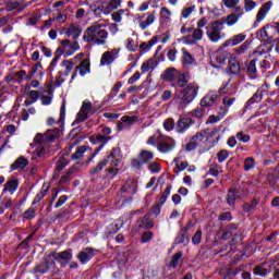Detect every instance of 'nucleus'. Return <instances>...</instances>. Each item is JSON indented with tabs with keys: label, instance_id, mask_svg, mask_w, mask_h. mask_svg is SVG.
Instances as JSON below:
<instances>
[{
	"label": "nucleus",
	"instance_id": "f257e3e1",
	"mask_svg": "<svg viewBox=\"0 0 279 279\" xmlns=\"http://www.w3.org/2000/svg\"><path fill=\"white\" fill-rule=\"evenodd\" d=\"M119 165H121V150L119 148H113L112 151L98 165L93 168L89 173L90 175H97V173L104 171V168L108 167L105 170V178L107 180H114L119 175Z\"/></svg>",
	"mask_w": 279,
	"mask_h": 279
},
{
	"label": "nucleus",
	"instance_id": "f03ea898",
	"mask_svg": "<svg viewBox=\"0 0 279 279\" xmlns=\"http://www.w3.org/2000/svg\"><path fill=\"white\" fill-rule=\"evenodd\" d=\"M108 36L110 34L104 28V24L95 22L85 29L83 40L88 45L104 46L108 43Z\"/></svg>",
	"mask_w": 279,
	"mask_h": 279
},
{
	"label": "nucleus",
	"instance_id": "7ed1b4c3",
	"mask_svg": "<svg viewBox=\"0 0 279 279\" xmlns=\"http://www.w3.org/2000/svg\"><path fill=\"white\" fill-rule=\"evenodd\" d=\"M62 134V130L60 129H52L48 130L45 134L38 133L34 137V143L37 145H41L36 148V155L38 158H45L47 156V148L45 147L48 143H53L56 138H60Z\"/></svg>",
	"mask_w": 279,
	"mask_h": 279
},
{
	"label": "nucleus",
	"instance_id": "20e7f679",
	"mask_svg": "<svg viewBox=\"0 0 279 279\" xmlns=\"http://www.w3.org/2000/svg\"><path fill=\"white\" fill-rule=\"evenodd\" d=\"M198 90L199 85H197V83H189L178 97V104H180V106H189V104L197 97Z\"/></svg>",
	"mask_w": 279,
	"mask_h": 279
},
{
	"label": "nucleus",
	"instance_id": "39448f33",
	"mask_svg": "<svg viewBox=\"0 0 279 279\" xmlns=\"http://www.w3.org/2000/svg\"><path fill=\"white\" fill-rule=\"evenodd\" d=\"M157 149L160 154H169L175 149V140L162 134L157 137Z\"/></svg>",
	"mask_w": 279,
	"mask_h": 279
},
{
	"label": "nucleus",
	"instance_id": "423d86ee",
	"mask_svg": "<svg viewBox=\"0 0 279 279\" xmlns=\"http://www.w3.org/2000/svg\"><path fill=\"white\" fill-rule=\"evenodd\" d=\"M149 160H154V153L149 150H142L137 158L132 159L131 167L141 171V169H143V165H147Z\"/></svg>",
	"mask_w": 279,
	"mask_h": 279
},
{
	"label": "nucleus",
	"instance_id": "0eeeda50",
	"mask_svg": "<svg viewBox=\"0 0 279 279\" xmlns=\"http://www.w3.org/2000/svg\"><path fill=\"white\" fill-rule=\"evenodd\" d=\"M137 23L142 32L156 23V11L147 12L137 16Z\"/></svg>",
	"mask_w": 279,
	"mask_h": 279
},
{
	"label": "nucleus",
	"instance_id": "6e6552de",
	"mask_svg": "<svg viewBox=\"0 0 279 279\" xmlns=\"http://www.w3.org/2000/svg\"><path fill=\"white\" fill-rule=\"evenodd\" d=\"M271 8H274L272 1H267L259 8V10L256 14V21L254 22V27H258V25H260V23H263V21H265V19L267 17V14H269V11L271 10Z\"/></svg>",
	"mask_w": 279,
	"mask_h": 279
},
{
	"label": "nucleus",
	"instance_id": "1a4fd4ad",
	"mask_svg": "<svg viewBox=\"0 0 279 279\" xmlns=\"http://www.w3.org/2000/svg\"><path fill=\"white\" fill-rule=\"evenodd\" d=\"M77 73L81 75V77H84V75H88V73H90V59H84L78 65L75 66L71 80H75V77H77Z\"/></svg>",
	"mask_w": 279,
	"mask_h": 279
},
{
	"label": "nucleus",
	"instance_id": "9d476101",
	"mask_svg": "<svg viewBox=\"0 0 279 279\" xmlns=\"http://www.w3.org/2000/svg\"><path fill=\"white\" fill-rule=\"evenodd\" d=\"M61 51L65 53V56H73L75 51H80V44L75 39L72 43L69 39L62 40Z\"/></svg>",
	"mask_w": 279,
	"mask_h": 279
},
{
	"label": "nucleus",
	"instance_id": "9b49d317",
	"mask_svg": "<svg viewBox=\"0 0 279 279\" xmlns=\"http://www.w3.org/2000/svg\"><path fill=\"white\" fill-rule=\"evenodd\" d=\"M223 29V21L217 20L211 24L210 40L218 43L221 39V31Z\"/></svg>",
	"mask_w": 279,
	"mask_h": 279
},
{
	"label": "nucleus",
	"instance_id": "f8f14e48",
	"mask_svg": "<svg viewBox=\"0 0 279 279\" xmlns=\"http://www.w3.org/2000/svg\"><path fill=\"white\" fill-rule=\"evenodd\" d=\"M117 56H119L117 49L105 51L100 58V66H110L117 60Z\"/></svg>",
	"mask_w": 279,
	"mask_h": 279
},
{
	"label": "nucleus",
	"instance_id": "ddd939ff",
	"mask_svg": "<svg viewBox=\"0 0 279 279\" xmlns=\"http://www.w3.org/2000/svg\"><path fill=\"white\" fill-rule=\"evenodd\" d=\"M204 37V31H202L201 28H195L192 33V35H187L182 37V43H184V45H195V43H197L198 40H202V38Z\"/></svg>",
	"mask_w": 279,
	"mask_h": 279
},
{
	"label": "nucleus",
	"instance_id": "4468645a",
	"mask_svg": "<svg viewBox=\"0 0 279 279\" xmlns=\"http://www.w3.org/2000/svg\"><path fill=\"white\" fill-rule=\"evenodd\" d=\"M51 265H54L53 259L51 257V254H49L45 260L40 264H38L35 268H34V272L35 274H47V271H49Z\"/></svg>",
	"mask_w": 279,
	"mask_h": 279
},
{
	"label": "nucleus",
	"instance_id": "2eb2a0df",
	"mask_svg": "<svg viewBox=\"0 0 279 279\" xmlns=\"http://www.w3.org/2000/svg\"><path fill=\"white\" fill-rule=\"evenodd\" d=\"M191 125H193V120H191V118H180L177 122L175 130L178 134H184Z\"/></svg>",
	"mask_w": 279,
	"mask_h": 279
},
{
	"label": "nucleus",
	"instance_id": "dca6fc26",
	"mask_svg": "<svg viewBox=\"0 0 279 279\" xmlns=\"http://www.w3.org/2000/svg\"><path fill=\"white\" fill-rule=\"evenodd\" d=\"M94 256H95V251L90 247H87L78 253L77 259L80 260L81 265H86V263H88V260H92Z\"/></svg>",
	"mask_w": 279,
	"mask_h": 279
},
{
	"label": "nucleus",
	"instance_id": "f3484780",
	"mask_svg": "<svg viewBox=\"0 0 279 279\" xmlns=\"http://www.w3.org/2000/svg\"><path fill=\"white\" fill-rule=\"evenodd\" d=\"M210 138V130L209 129H205L202 130L201 132L196 133L194 135V140L196 141V144L199 145H208V141Z\"/></svg>",
	"mask_w": 279,
	"mask_h": 279
},
{
	"label": "nucleus",
	"instance_id": "a211bd4d",
	"mask_svg": "<svg viewBox=\"0 0 279 279\" xmlns=\"http://www.w3.org/2000/svg\"><path fill=\"white\" fill-rule=\"evenodd\" d=\"M94 12H101L102 14H110L111 12L114 11V9H112V5L110 4V2H106L104 0H98L95 4Z\"/></svg>",
	"mask_w": 279,
	"mask_h": 279
},
{
	"label": "nucleus",
	"instance_id": "6ab92c4d",
	"mask_svg": "<svg viewBox=\"0 0 279 279\" xmlns=\"http://www.w3.org/2000/svg\"><path fill=\"white\" fill-rule=\"evenodd\" d=\"M69 38H73V40H77L80 36H82V26L80 24H71L65 32Z\"/></svg>",
	"mask_w": 279,
	"mask_h": 279
},
{
	"label": "nucleus",
	"instance_id": "aec40b11",
	"mask_svg": "<svg viewBox=\"0 0 279 279\" xmlns=\"http://www.w3.org/2000/svg\"><path fill=\"white\" fill-rule=\"evenodd\" d=\"M138 184L133 179H129L124 185L121 187L122 193H128L129 195H135Z\"/></svg>",
	"mask_w": 279,
	"mask_h": 279
},
{
	"label": "nucleus",
	"instance_id": "412c9836",
	"mask_svg": "<svg viewBox=\"0 0 279 279\" xmlns=\"http://www.w3.org/2000/svg\"><path fill=\"white\" fill-rule=\"evenodd\" d=\"M61 70L59 71V75L68 76L73 69H75V63L72 60H63L60 64Z\"/></svg>",
	"mask_w": 279,
	"mask_h": 279
},
{
	"label": "nucleus",
	"instance_id": "4be33fe9",
	"mask_svg": "<svg viewBox=\"0 0 279 279\" xmlns=\"http://www.w3.org/2000/svg\"><path fill=\"white\" fill-rule=\"evenodd\" d=\"M29 165V160L27 158L21 156L17 159L14 160V162L11 165V171H21L25 169Z\"/></svg>",
	"mask_w": 279,
	"mask_h": 279
},
{
	"label": "nucleus",
	"instance_id": "5701e85b",
	"mask_svg": "<svg viewBox=\"0 0 279 279\" xmlns=\"http://www.w3.org/2000/svg\"><path fill=\"white\" fill-rule=\"evenodd\" d=\"M160 25H167L171 23V10L167 7H162L159 12Z\"/></svg>",
	"mask_w": 279,
	"mask_h": 279
},
{
	"label": "nucleus",
	"instance_id": "b1692460",
	"mask_svg": "<svg viewBox=\"0 0 279 279\" xmlns=\"http://www.w3.org/2000/svg\"><path fill=\"white\" fill-rule=\"evenodd\" d=\"M137 228H145L146 230L154 228V220H151V216L146 214L143 218H140L137 220Z\"/></svg>",
	"mask_w": 279,
	"mask_h": 279
},
{
	"label": "nucleus",
	"instance_id": "393cba45",
	"mask_svg": "<svg viewBox=\"0 0 279 279\" xmlns=\"http://www.w3.org/2000/svg\"><path fill=\"white\" fill-rule=\"evenodd\" d=\"M19 189V179H10L4 184V193H10V195H14L16 190Z\"/></svg>",
	"mask_w": 279,
	"mask_h": 279
},
{
	"label": "nucleus",
	"instance_id": "a878e982",
	"mask_svg": "<svg viewBox=\"0 0 279 279\" xmlns=\"http://www.w3.org/2000/svg\"><path fill=\"white\" fill-rule=\"evenodd\" d=\"M54 260H71L73 258V251L72 250H65L60 253H52L50 254Z\"/></svg>",
	"mask_w": 279,
	"mask_h": 279
},
{
	"label": "nucleus",
	"instance_id": "bb28decb",
	"mask_svg": "<svg viewBox=\"0 0 279 279\" xmlns=\"http://www.w3.org/2000/svg\"><path fill=\"white\" fill-rule=\"evenodd\" d=\"M245 40V35L244 34H238L234 35L232 38L228 39L225 44L223 47H236V45H241Z\"/></svg>",
	"mask_w": 279,
	"mask_h": 279
},
{
	"label": "nucleus",
	"instance_id": "cd10ccee",
	"mask_svg": "<svg viewBox=\"0 0 279 279\" xmlns=\"http://www.w3.org/2000/svg\"><path fill=\"white\" fill-rule=\"evenodd\" d=\"M222 239L228 240V239H233L234 241H241V236L236 234V227L235 226H230L227 231L222 233Z\"/></svg>",
	"mask_w": 279,
	"mask_h": 279
},
{
	"label": "nucleus",
	"instance_id": "c85d7f7f",
	"mask_svg": "<svg viewBox=\"0 0 279 279\" xmlns=\"http://www.w3.org/2000/svg\"><path fill=\"white\" fill-rule=\"evenodd\" d=\"M272 264H268V263H264V264H260V265H257L253 271L255 274V276H262V277H265L267 276V274H269V267H271Z\"/></svg>",
	"mask_w": 279,
	"mask_h": 279
},
{
	"label": "nucleus",
	"instance_id": "c756f323",
	"mask_svg": "<svg viewBox=\"0 0 279 279\" xmlns=\"http://www.w3.org/2000/svg\"><path fill=\"white\" fill-rule=\"evenodd\" d=\"M160 77H161V80H163V82H173V80H175V77H178V70H175V68L167 69L161 74Z\"/></svg>",
	"mask_w": 279,
	"mask_h": 279
},
{
	"label": "nucleus",
	"instance_id": "7c9ffc66",
	"mask_svg": "<svg viewBox=\"0 0 279 279\" xmlns=\"http://www.w3.org/2000/svg\"><path fill=\"white\" fill-rule=\"evenodd\" d=\"M156 66H158V61L156 59H148L141 65V71L142 73H148V71H154Z\"/></svg>",
	"mask_w": 279,
	"mask_h": 279
},
{
	"label": "nucleus",
	"instance_id": "2f4dec72",
	"mask_svg": "<svg viewBox=\"0 0 279 279\" xmlns=\"http://www.w3.org/2000/svg\"><path fill=\"white\" fill-rule=\"evenodd\" d=\"M77 172V168L75 166H72L61 178H60V184H66V182H71L73 180V173Z\"/></svg>",
	"mask_w": 279,
	"mask_h": 279
},
{
	"label": "nucleus",
	"instance_id": "473e14b6",
	"mask_svg": "<svg viewBox=\"0 0 279 279\" xmlns=\"http://www.w3.org/2000/svg\"><path fill=\"white\" fill-rule=\"evenodd\" d=\"M263 95H265V89L258 88L253 97L246 102V106H252L253 104H260V101H263Z\"/></svg>",
	"mask_w": 279,
	"mask_h": 279
},
{
	"label": "nucleus",
	"instance_id": "72a5a7b5",
	"mask_svg": "<svg viewBox=\"0 0 279 279\" xmlns=\"http://www.w3.org/2000/svg\"><path fill=\"white\" fill-rule=\"evenodd\" d=\"M271 32H276V26L266 25L260 31V38L263 40H267L268 38H271Z\"/></svg>",
	"mask_w": 279,
	"mask_h": 279
},
{
	"label": "nucleus",
	"instance_id": "f704fd0d",
	"mask_svg": "<svg viewBox=\"0 0 279 279\" xmlns=\"http://www.w3.org/2000/svg\"><path fill=\"white\" fill-rule=\"evenodd\" d=\"M189 80H191V74L189 72L180 74L177 82L179 88H186V86H189Z\"/></svg>",
	"mask_w": 279,
	"mask_h": 279
},
{
	"label": "nucleus",
	"instance_id": "c9c22d12",
	"mask_svg": "<svg viewBox=\"0 0 279 279\" xmlns=\"http://www.w3.org/2000/svg\"><path fill=\"white\" fill-rule=\"evenodd\" d=\"M195 10H196L195 4L184 7L182 9L181 15H180L181 21L184 20V19H191V16L193 15V12H195Z\"/></svg>",
	"mask_w": 279,
	"mask_h": 279
},
{
	"label": "nucleus",
	"instance_id": "e433bc0d",
	"mask_svg": "<svg viewBox=\"0 0 279 279\" xmlns=\"http://www.w3.org/2000/svg\"><path fill=\"white\" fill-rule=\"evenodd\" d=\"M182 53H183V64L185 66H189L193 64V62H195V57H193V54H191L190 51L186 50V48H182Z\"/></svg>",
	"mask_w": 279,
	"mask_h": 279
},
{
	"label": "nucleus",
	"instance_id": "4c0bfd02",
	"mask_svg": "<svg viewBox=\"0 0 279 279\" xmlns=\"http://www.w3.org/2000/svg\"><path fill=\"white\" fill-rule=\"evenodd\" d=\"M158 43V37H153L150 40H148L147 43H142L140 45V49L141 51H143L144 53H146V51H149L151 49V47L154 45H156Z\"/></svg>",
	"mask_w": 279,
	"mask_h": 279
},
{
	"label": "nucleus",
	"instance_id": "58836bf2",
	"mask_svg": "<svg viewBox=\"0 0 279 279\" xmlns=\"http://www.w3.org/2000/svg\"><path fill=\"white\" fill-rule=\"evenodd\" d=\"M121 121L124 122V125L128 128H132V125H134V123H138V117L136 116H123L121 118Z\"/></svg>",
	"mask_w": 279,
	"mask_h": 279
},
{
	"label": "nucleus",
	"instance_id": "ea45409f",
	"mask_svg": "<svg viewBox=\"0 0 279 279\" xmlns=\"http://www.w3.org/2000/svg\"><path fill=\"white\" fill-rule=\"evenodd\" d=\"M52 99H53V89L51 88L48 89V95L43 94L40 96V101L43 106H50Z\"/></svg>",
	"mask_w": 279,
	"mask_h": 279
},
{
	"label": "nucleus",
	"instance_id": "a19ab883",
	"mask_svg": "<svg viewBox=\"0 0 279 279\" xmlns=\"http://www.w3.org/2000/svg\"><path fill=\"white\" fill-rule=\"evenodd\" d=\"M121 86H123V83L121 82H117L113 87L111 88V92L109 93L108 97V101H110L111 99H114V97H117V95H119V90H121Z\"/></svg>",
	"mask_w": 279,
	"mask_h": 279
},
{
	"label": "nucleus",
	"instance_id": "79ce46f5",
	"mask_svg": "<svg viewBox=\"0 0 279 279\" xmlns=\"http://www.w3.org/2000/svg\"><path fill=\"white\" fill-rule=\"evenodd\" d=\"M236 193L238 192L235 190L229 191V193L227 195V203L229 206L234 207L236 199H239V195H236Z\"/></svg>",
	"mask_w": 279,
	"mask_h": 279
},
{
	"label": "nucleus",
	"instance_id": "37998d69",
	"mask_svg": "<svg viewBox=\"0 0 279 279\" xmlns=\"http://www.w3.org/2000/svg\"><path fill=\"white\" fill-rule=\"evenodd\" d=\"M229 71L233 75H238V73L241 72V65L238 63L236 60H230L229 61Z\"/></svg>",
	"mask_w": 279,
	"mask_h": 279
},
{
	"label": "nucleus",
	"instance_id": "c03bdc74",
	"mask_svg": "<svg viewBox=\"0 0 279 279\" xmlns=\"http://www.w3.org/2000/svg\"><path fill=\"white\" fill-rule=\"evenodd\" d=\"M182 258V252L175 253L170 260L169 267L172 269H178V265H180V259Z\"/></svg>",
	"mask_w": 279,
	"mask_h": 279
},
{
	"label": "nucleus",
	"instance_id": "a18cd8bd",
	"mask_svg": "<svg viewBox=\"0 0 279 279\" xmlns=\"http://www.w3.org/2000/svg\"><path fill=\"white\" fill-rule=\"evenodd\" d=\"M86 149H88L86 146L77 147L76 151L72 155V160H80V158H83L84 154H86Z\"/></svg>",
	"mask_w": 279,
	"mask_h": 279
},
{
	"label": "nucleus",
	"instance_id": "49530a36",
	"mask_svg": "<svg viewBox=\"0 0 279 279\" xmlns=\"http://www.w3.org/2000/svg\"><path fill=\"white\" fill-rule=\"evenodd\" d=\"M246 71L247 73H250V75H253V80L256 78V60H251L247 64H246Z\"/></svg>",
	"mask_w": 279,
	"mask_h": 279
},
{
	"label": "nucleus",
	"instance_id": "de8ad7c7",
	"mask_svg": "<svg viewBox=\"0 0 279 279\" xmlns=\"http://www.w3.org/2000/svg\"><path fill=\"white\" fill-rule=\"evenodd\" d=\"M47 191H48L47 187L40 190V192L33 199V203H32L33 206H36V204H39L41 202V199L47 197Z\"/></svg>",
	"mask_w": 279,
	"mask_h": 279
},
{
	"label": "nucleus",
	"instance_id": "09e8293b",
	"mask_svg": "<svg viewBox=\"0 0 279 279\" xmlns=\"http://www.w3.org/2000/svg\"><path fill=\"white\" fill-rule=\"evenodd\" d=\"M66 165H69V160H66L64 157H60L56 163V171L60 173V171H62Z\"/></svg>",
	"mask_w": 279,
	"mask_h": 279
},
{
	"label": "nucleus",
	"instance_id": "8fccbe9b",
	"mask_svg": "<svg viewBox=\"0 0 279 279\" xmlns=\"http://www.w3.org/2000/svg\"><path fill=\"white\" fill-rule=\"evenodd\" d=\"M226 60H228V52L226 51L216 52V62H218V64H226Z\"/></svg>",
	"mask_w": 279,
	"mask_h": 279
},
{
	"label": "nucleus",
	"instance_id": "3c124183",
	"mask_svg": "<svg viewBox=\"0 0 279 279\" xmlns=\"http://www.w3.org/2000/svg\"><path fill=\"white\" fill-rule=\"evenodd\" d=\"M222 111L219 112L217 116L213 114L210 116V123H219V121H221V119H223V117H226V114H228V111L226 109H221Z\"/></svg>",
	"mask_w": 279,
	"mask_h": 279
},
{
	"label": "nucleus",
	"instance_id": "603ef678",
	"mask_svg": "<svg viewBox=\"0 0 279 279\" xmlns=\"http://www.w3.org/2000/svg\"><path fill=\"white\" fill-rule=\"evenodd\" d=\"M256 1L254 0H244V10L245 12H252L253 10H256Z\"/></svg>",
	"mask_w": 279,
	"mask_h": 279
},
{
	"label": "nucleus",
	"instance_id": "864d4df0",
	"mask_svg": "<svg viewBox=\"0 0 279 279\" xmlns=\"http://www.w3.org/2000/svg\"><path fill=\"white\" fill-rule=\"evenodd\" d=\"M173 128H175V121L173 120V118H168L163 121V129L167 132H171V130H173Z\"/></svg>",
	"mask_w": 279,
	"mask_h": 279
},
{
	"label": "nucleus",
	"instance_id": "5fc2aeb1",
	"mask_svg": "<svg viewBox=\"0 0 279 279\" xmlns=\"http://www.w3.org/2000/svg\"><path fill=\"white\" fill-rule=\"evenodd\" d=\"M186 230H180V232H179V234L177 235V238H175V243L178 244V245H180V244H182V243H184V241H186V239H187V241H189V236H186Z\"/></svg>",
	"mask_w": 279,
	"mask_h": 279
},
{
	"label": "nucleus",
	"instance_id": "6e6d98bb",
	"mask_svg": "<svg viewBox=\"0 0 279 279\" xmlns=\"http://www.w3.org/2000/svg\"><path fill=\"white\" fill-rule=\"evenodd\" d=\"M198 146L199 145L195 141V137L192 136L190 142L187 144H185V151H194V149H197Z\"/></svg>",
	"mask_w": 279,
	"mask_h": 279
},
{
	"label": "nucleus",
	"instance_id": "4d7b16f0",
	"mask_svg": "<svg viewBox=\"0 0 279 279\" xmlns=\"http://www.w3.org/2000/svg\"><path fill=\"white\" fill-rule=\"evenodd\" d=\"M256 167V161H254V158L248 157L244 160V170L245 171H252Z\"/></svg>",
	"mask_w": 279,
	"mask_h": 279
},
{
	"label": "nucleus",
	"instance_id": "13d9d810",
	"mask_svg": "<svg viewBox=\"0 0 279 279\" xmlns=\"http://www.w3.org/2000/svg\"><path fill=\"white\" fill-rule=\"evenodd\" d=\"M65 114H66V109L64 108V106H62L61 110H60L59 120L57 121L58 128H56V130H60V128H62V125H64V117H65Z\"/></svg>",
	"mask_w": 279,
	"mask_h": 279
},
{
	"label": "nucleus",
	"instance_id": "bf43d9fd",
	"mask_svg": "<svg viewBox=\"0 0 279 279\" xmlns=\"http://www.w3.org/2000/svg\"><path fill=\"white\" fill-rule=\"evenodd\" d=\"M201 108L207 112H210V98L208 96L202 98Z\"/></svg>",
	"mask_w": 279,
	"mask_h": 279
},
{
	"label": "nucleus",
	"instance_id": "052dcab7",
	"mask_svg": "<svg viewBox=\"0 0 279 279\" xmlns=\"http://www.w3.org/2000/svg\"><path fill=\"white\" fill-rule=\"evenodd\" d=\"M205 114H208V111L203 109V107H198L192 111V117H196V119H202Z\"/></svg>",
	"mask_w": 279,
	"mask_h": 279
},
{
	"label": "nucleus",
	"instance_id": "680f3d73",
	"mask_svg": "<svg viewBox=\"0 0 279 279\" xmlns=\"http://www.w3.org/2000/svg\"><path fill=\"white\" fill-rule=\"evenodd\" d=\"M86 119H88V116L80 110L78 113L76 114L73 125H77V123H84Z\"/></svg>",
	"mask_w": 279,
	"mask_h": 279
},
{
	"label": "nucleus",
	"instance_id": "e2e57ef3",
	"mask_svg": "<svg viewBox=\"0 0 279 279\" xmlns=\"http://www.w3.org/2000/svg\"><path fill=\"white\" fill-rule=\"evenodd\" d=\"M24 219H34L36 217V207H31L23 214Z\"/></svg>",
	"mask_w": 279,
	"mask_h": 279
},
{
	"label": "nucleus",
	"instance_id": "0e129e2a",
	"mask_svg": "<svg viewBox=\"0 0 279 279\" xmlns=\"http://www.w3.org/2000/svg\"><path fill=\"white\" fill-rule=\"evenodd\" d=\"M162 203H158L156 205H154L151 208H150V215H154V217H158V215H160V210L162 208Z\"/></svg>",
	"mask_w": 279,
	"mask_h": 279
},
{
	"label": "nucleus",
	"instance_id": "69168bd1",
	"mask_svg": "<svg viewBox=\"0 0 279 279\" xmlns=\"http://www.w3.org/2000/svg\"><path fill=\"white\" fill-rule=\"evenodd\" d=\"M189 167V162L186 161H178L174 168V172L179 173L180 171H184Z\"/></svg>",
	"mask_w": 279,
	"mask_h": 279
},
{
	"label": "nucleus",
	"instance_id": "338daca9",
	"mask_svg": "<svg viewBox=\"0 0 279 279\" xmlns=\"http://www.w3.org/2000/svg\"><path fill=\"white\" fill-rule=\"evenodd\" d=\"M148 169L153 173H160L162 168L160 167V163L154 161L148 166Z\"/></svg>",
	"mask_w": 279,
	"mask_h": 279
},
{
	"label": "nucleus",
	"instance_id": "774afa93",
	"mask_svg": "<svg viewBox=\"0 0 279 279\" xmlns=\"http://www.w3.org/2000/svg\"><path fill=\"white\" fill-rule=\"evenodd\" d=\"M233 15H235L238 19H242V16L245 14V10L243 9V7H234V10L232 11Z\"/></svg>",
	"mask_w": 279,
	"mask_h": 279
}]
</instances>
